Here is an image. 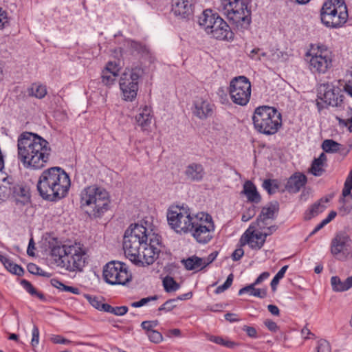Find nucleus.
<instances>
[{
  "label": "nucleus",
  "instance_id": "f257e3e1",
  "mask_svg": "<svg viewBox=\"0 0 352 352\" xmlns=\"http://www.w3.org/2000/svg\"><path fill=\"white\" fill-rule=\"evenodd\" d=\"M18 159L26 168L41 169L49 160L51 148L42 137L31 132H23L17 140Z\"/></svg>",
  "mask_w": 352,
  "mask_h": 352
},
{
  "label": "nucleus",
  "instance_id": "f03ea898",
  "mask_svg": "<svg viewBox=\"0 0 352 352\" xmlns=\"http://www.w3.org/2000/svg\"><path fill=\"white\" fill-rule=\"evenodd\" d=\"M70 186L69 175L63 168L54 166L42 172L36 188L43 199L57 201L67 196Z\"/></svg>",
  "mask_w": 352,
  "mask_h": 352
},
{
  "label": "nucleus",
  "instance_id": "7ed1b4c3",
  "mask_svg": "<svg viewBox=\"0 0 352 352\" xmlns=\"http://www.w3.org/2000/svg\"><path fill=\"white\" fill-rule=\"evenodd\" d=\"M50 246V255L58 266L70 272H81L85 265V252L80 244L59 245L57 242Z\"/></svg>",
  "mask_w": 352,
  "mask_h": 352
},
{
  "label": "nucleus",
  "instance_id": "20e7f679",
  "mask_svg": "<svg viewBox=\"0 0 352 352\" xmlns=\"http://www.w3.org/2000/svg\"><path fill=\"white\" fill-rule=\"evenodd\" d=\"M108 192L96 185L85 188L80 194L81 207L91 217H100L109 209Z\"/></svg>",
  "mask_w": 352,
  "mask_h": 352
},
{
  "label": "nucleus",
  "instance_id": "39448f33",
  "mask_svg": "<svg viewBox=\"0 0 352 352\" xmlns=\"http://www.w3.org/2000/svg\"><path fill=\"white\" fill-rule=\"evenodd\" d=\"M219 10L234 28L243 32L252 22V12L245 0H221Z\"/></svg>",
  "mask_w": 352,
  "mask_h": 352
},
{
  "label": "nucleus",
  "instance_id": "423d86ee",
  "mask_svg": "<svg viewBox=\"0 0 352 352\" xmlns=\"http://www.w3.org/2000/svg\"><path fill=\"white\" fill-rule=\"evenodd\" d=\"M254 129L260 133L274 135L282 126V116L273 107L263 105L254 109L252 116Z\"/></svg>",
  "mask_w": 352,
  "mask_h": 352
},
{
  "label": "nucleus",
  "instance_id": "0eeeda50",
  "mask_svg": "<svg viewBox=\"0 0 352 352\" xmlns=\"http://www.w3.org/2000/svg\"><path fill=\"white\" fill-rule=\"evenodd\" d=\"M199 24L212 38L226 41L234 40V34L227 22L210 9L202 12L199 17Z\"/></svg>",
  "mask_w": 352,
  "mask_h": 352
},
{
  "label": "nucleus",
  "instance_id": "6e6552de",
  "mask_svg": "<svg viewBox=\"0 0 352 352\" xmlns=\"http://www.w3.org/2000/svg\"><path fill=\"white\" fill-rule=\"evenodd\" d=\"M150 234H147V229L142 225L131 224L124 232L123 240V249L125 256L134 263L140 254V249L147 245V241Z\"/></svg>",
  "mask_w": 352,
  "mask_h": 352
},
{
  "label": "nucleus",
  "instance_id": "1a4fd4ad",
  "mask_svg": "<svg viewBox=\"0 0 352 352\" xmlns=\"http://www.w3.org/2000/svg\"><path fill=\"white\" fill-rule=\"evenodd\" d=\"M322 23L327 28H338L347 21L348 11L344 0H327L320 12Z\"/></svg>",
  "mask_w": 352,
  "mask_h": 352
},
{
  "label": "nucleus",
  "instance_id": "9d476101",
  "mask_svg": "<svg viewBox=\"0 0 352 352\" xmlns=\"http://www.w3.org/2000/svg\"><path fill=\"white\" fill-rule=\"evenodd\" d=\"M144 74V69L140 65L125 69L119 80L120 89L124 100L131 102L136 98L139 89L138 80L142 78Z\"/></svg>",
  "mask_w": 352,
  "mask_h": 352
},
{
  "label": "nucleus",
  "instance_id": "9b49d317",
  "mask_svg": "<svg viewBox=\"0 0 352 352\" xmlns=\"http://www.w3.org/2000/svg\"><path fill=\"white\" fill-rule=\"evenodd\" d=\"M307 56H310L309 67L314 74H324L333 66V54L331 51L324 45H318L312 47Z\"/></svg>",
  "mask_w": 352,
  "mask_h": 352
},
{
  "label": "nucleus",
  "instance_id": "f8f14e48",
  "mask_svg": "<svg viewBox=\"0 0 352 352\" xmlns=\"http://www.w3.org/2000/svg\"><path fill=\"white\" fill-rule=\"evenodd\" d=\"M195 216L192 217L189 208L172 206L167 212L168 224L177 232L187 233L192 230Z\"/></svg>",
  "mask_w": 352,
  "mask_h": 352
},
{
  "label": "nucleus",
  "instance_id": "ddd939ff",
  "mask_svg": "<svg viewBox=\"0 0 352 352\" xmlns=\"http://www.w3.org/2000/svg\"><path fill=\"white\" fill-rule=\"evenodd\" d=\"M214 230L212 217L207 213L200 212L195 215L192 230L188 232L192 233L197 243L206 244L212 239Z\"/></svg>",
  "mask_w": 352,
  "mask_h": 352
},
{
  "label": "nucleus",
  "instance_id": "4468645a",
  "mask_svg": "<svg viewBox=\"0 0 352 352\" xmlns=\"http://www.w3.org/2000/svg\"><path fill=\"white\" fill-rule=\"evenodd\" d=\"M104 280L110 285H125L131 280V274L125 263L112 261L107 263L103 269Z\"/></svg>",
  "mask_w": 352,
  "mask_h": 352
},
{
  "label": "nucleus",
  "instance_id": "2eb2a0df",
  "mask_svg": "<svg viewBox=\"0 0 352 352\" xmlns=\"http://www.w3.org/2000/svg\"><path fill=\"white\" fill-rule=\"evenodd\" d=\"M229 94L233 103L240 105H246L251 96V82L244 76H239L232 78L228 88Z\"/></svg>",
  "mask_w": 352,
  "mask_h": 352
},
{
  "label": "nucleus",
  "instance_id": "dca6fc26",
  "mask_svg": "<svg viewBox=\"0 0 352 352\" xmlns=\"http://www.w3.org/2000/svg\"><path fill=\"white\" fill-rule=\"evenodd\" d=\"M343 96L340 94L338 90L333 87L324 83L320 85L318 93V98L322 102L317 101L316 105L319 111L327 106L340 107L342 102Z\"/></svg>",
  "mask_w": 352,
  "mask_h": 352
},
{
  "label": "nucleus",
  "instance_id": "f3484780",
  "mask_svg": "<svg viewBox=\"0 0 352 352\" xmlns=\"http://www.w3.org/2000/svg\"><path fill=\"white\" fill-rule=\"evenodd\" d=\"M149 243L143 246V250L140 252L138 258L134 261L136 265L146 266L153 264L157 258L160 250L155 247L156 245L160 244V237L158 235L153 234L149 236Z\"/></svg>",
  "mask_w": 352,
  "mask_h": 352
},
{
  "label": "nucleus",
  "instance_id": "a211bd4d",
  "mask_svg": "<svg viewBox=\"0 0 352 352\" xmlns=\"http://www.w3.org/2000/svg\"><path fill=\"white\" fill-rule=\"evenodd\" d=\"M351 240L349 234L345 232L337 233L332 239L331 243V252L333 256L340 255L341 258H346L351 256Z\"/></svg>",
  "mask_w": 352,
  "mask_h": 352
},
{
  "label": "nucleus",
  "instance_id": "6ab92c4d",
  "mask_svg": "<svg viewBox=\"0 0 352 352\" xmlns=\"http://www.w3.org/2000/svg\"><path fill=\"white\" fill-rule=\"evenodd\" d=\"M195 0H172L171 12L178 19L189 20L194 14Z\"/></svg>",
  "mask_w": 352,
  "mask_h": 352
},
{
  "label": "nucleus",
  "instance_id": "aec40b11",
  "mask_svg": "<svg viewBox=\"0 0 352 352\" xmlns=\"http://www.w3.org/2000/svg\"><path fill=\"white\" fill-rule=\"evenodd\" d=\"M278 211V202L272 201L262 208L256 221L252 223L256 226L259 230L265 229L266 226L270 224V221H273L276 218Z\"/></svg>",
  "mask_w": 352,
  "mask_h": 352
},
{
  "label": "nucleus",
  "instance_id": "412c9836",
  "mask_svg": "<svg viewBox=\"0 0 352 352\" xmlns=\"http://www.w3.org/2000/svg\"><path fill=\"white\" fill-rule=\"evenodd\" d=\"M256 226L252 223L248 229L244 232L241 238L242 245L248 244L252 250H258L263 246L265 239V236H263L261 231L256 230Z\"/></svg>",
  "mask_w": 352,
  "mask_h": 352
},
{
  "label": "nucleus",
  "instance_id": "4be33fe9",
  "mask_svg": "<svg viewBox=\"0 0 352 352\" xmlns=\"http://www.w3.org/2000/svg\"><path fill=\"white\" fill-rule=\"evenodd\" d=\"M307 182L306 175L300 172L292 174L287 180L285 188L290 193H297Z\"/></svg>",
  "mask_w": 352,
  "mask_h": 352
},
{
  "label": "nucleus",
  "instance_id": "5701e85b",
  "mask_svg": "<svg viewBox=\"0 0 352 352\" xmlns=\"http://www.w3.org/2000/svg\"><path fill=\"white\" fill-rule=\"evenodd\" d=\"M184 174L186 179L190 182H201L206 173L201 164L191 163L186 166Z\"/></svg>",
  "mask_w": 352,
  "mask_h": 352
},
{
  "label": "nucleus",
  "instance_id": "b1692460",
  "mask_svg": "<svg viewBox=\"0 0 352 352\" xmlns=\"http://www.w3.org/2000/svg\"><path fill=\"white\" fill-rule=\"evenodd\" d=\"M195 107L194 113L199 118L204 119L212 116L214 105L207 100L200 99L195 101Z\"/></svg>",
  "mask_w": 352,
  "mask_h": 352
},
{
  "label": "nucleus",
  "instance_id": "393cba45",
  "mask_svg": "<svg viewBox=\"0 0 352 352\" xmlns=\"http://www.w3.org/2000/svg\"><path fill=\"white\" fill-rule=\"evenodd\" d=\"M241 193L244 194L248 201L254 204H258L261 200V197L258 192L254 184L248 180L243 184Z\"/></svg>",
  "mask_w": 352,
  "mask_h": 352
},
{
  "label": "nucleus",
  "instance_id": "a878e982",
  "mask_svg": "<svg viewBox=\"0 0 352 352\" xmlns=\"http://www.w3.org/2000/svg\"><path fill=\"white\" fill-rule=\"evenodd\" d=\"M151 112V109L148 107L145 106L135 116L136 122L143 131H149L152 118Z\"/></svg>",
  "mask_w": 352,
  "mask_h": 352
},
{
  "label": "nucleus",
  "instance_id": "bb28decb",
  "mask_svg": "<svg viewBox=\"0 0 352 352\" xmlns=\"http://www.w3.org/2000/svg\"><path fill=\"white\" fill-rule=\"evenodd\" d=\"M327 155L322 153L318 158H315L309 168V173L316 177L321 176L325 171L324 167L327 165Z\"/></svg>",
  "mask_w": 352,
  "mask_h": 352
},
{
  "label": "nucleus",
  "instance_id": "cd10ccee",
  "mask_svg": "<svg viewBox=\"0 0 352 352\" xmlns=\"http://www.w3.org/2000/svg\"><path fill=\"white\" fill-rule=\"evenodd\" d=\"M0 261L8 271L12 274L17 276L23 275L24 272L23 269L20 265L13 263L7 256L0 254Z\"/></svg>",
  "mask_w": 352,
  "mask_h": 352
},
{
  "label": "nucleus",
  "instance_id": "c85d7f7f",
  "mask_svg": "<svg viewBox=\"0 0 352 352\" xmlns=\"http://www.w3.org/2000/svg\"><path fill=\"white\" fill-rule=\"evenodd\" d=\"M188 270H201L204 268V259L196 256H192L182 261Z\"/></svg>",
  "mask_w": 352,
  "mask_h": 352
},
{
  "label": "nucleus",
  "instance_id": "c756f323",
  "mask_svg": "<svg viewBox=\"0 0 352 352\" xmlns=\"http://www.w3.org/2000/svg\"><path fill=\"white\" fill-rule=\"evenodd\" d=\"M322 201V199H320L311 206L310 208L305 213V219L309 220L324 211L325 206L321 204Z\"/></svg>",
  "mask_w": 352,
  "mask_h": 352
},
{
  "label": "nucleus",
  "instance_id": "7c9ffc66",
  "mask_svg": "<svg viewBox=\"0 0 352 352\" xmlns=\"http://www.w3.org/2000/svg\"><path fill=\"white\" fill-rule=\"evenodd\" d=\"M343 146L333 140H325L322 144V148L326 153H336L340 151Z\"/></svg>",
  "mask_w": 352,
  "mask_h": 352
},
{
  "label": "nucleus",
  "instance_id": "2f4dec72",
  "mask_svg": "<svg viewBox=\"0 0 352 352\" xmlns=\"http://www.w3.org/2000/svg\"><path fill=\"white\" fill-rule=\"evenodd\" d=\"M12 190L13 195L16 198H23L24 199H29V190L28 189L23 186L22 184H15L12 187H10Z\"/></svg>",
  "mask_w": 352,
  "mask_h": 352
},
{
  "label": "nucleus",
  "instance_id": "473e14b6",
  "mask_svg": "<svg viewBox=\"0 0 352 352\" xmlns=\"http://www.w3.org/2000/svg\"><path fill=\"white\" fill-rule=\"evenodd\" d=\"M117 76L118 74L113 72H109L108 69L102 70L101 75L102 82L106 86H111L115 82Z\"/></svg>",
  "mask_w": 352,
  "mask_h": 352
},
{
  "label": "nucleus",
  "instance_id": "72a5a7b5",
  "mask_svg": "<svg viewBox=\"0 0 352 352\" xmlns=\"http://www.w3.org/2000/svg\"><path fill=\"white\" fill-rule=\"evenodd\" d=\"M31 94L37 98L41 99L47 94L45 86L34 83L30 89Z\"/></svg>",
  "mask_w": 352,
  "mask_h": 352
},
{
  "label": "nucleus",
  "instance_id": "f704fd0d",
  "mask_svg": "<svg viewBox=\"0 0 352 352\" xmlns=\"http://www.w3.org/2000/svg\"><path fill=\"white\" fill-rule=\"evenodd\" d=\"M163 285L167 292H175L179 288V285L172 277L168 276L164 279Z\"/></svg>",
  "mask_w": 352,
  "mask_h": 352
},
{
  "label": "nucleus",
  "instance_id": "c9c22d12",
  "mask_svg": "<svg viewBox=\"0 0 352 352\" xmlns=\"http://www.w3.org/2000/svg\"><path fill=\"white\" fill-rule=\"evenodd\" d=\"M208 340L212 342L226 346L228 348H233L235 346L234 342L229 340H225L222 337L220 336H209Z\"/></svg>",
  "mask_w": 352,
  "mask_h": 352
},
{
  "label": "nucleus",
  "instance_id": "e433bc0d",
  "mask_svg": "<svg viewBox=\"0 0 352 352\" xmlns=\"http://www.w3.org/2000/svg\"><path fill=\"white\" fill-rule=\"evenodd\" d=\"M288 268V265L283 266L275 275L274 278L271 281V287L272 291H275L276 289V286L279 283V280L284 277V275Z\"/></svg>",
  "mask_w": 352,
  "mask_h": 352
},
{
  "label": "nucleus",
  "instance_id": "4c0bfd02",
  "mask_svg": "<svg viewBox=\"0 0 352 352\" xmlns=\"http://www.w3.org/2000/svg\"><path fill=\"white\" fill-rule=\"evenodd\" d=\"M263 187L267 191L270 195H272L276 192L278 188V185L277 184L276 180L268 179L264 180L263 183Z\"/></svg>",
  "mask_w": 352,
  "mask_h": 352
},
{
  "label": "nucleus",
  "instance_id": "58836bf2",
  "mask_svg": "<svg viewBox=\"0 0 352 352\" xmlns=\"http://www.w3.org/2000/svg\"><path fill=\"white\" fill-rule=\"evenodd\" d=\"M331 284L332 289L334 292H342L346 291V289H340L344 287V282L342 281L341 279L337 276H334L331 277Z\"/></svg>",
  "mask_w": 352,
  "mask_h": 352
},
{
  "label": "nucleus",
  "instance_id": "ea45409f",
  "mask_svg": "<svg viewBox=\"0 0 352 352\" xmlns=\"http://www.w3.org/2000/svg\"><path fill=\"white\" fill-rule=\"evenodd\" d=\"M316 352H331V349L329 343L326 340L321 339L318 341L316 345Z\"/></svg>",
  "mask_w": 352,
  "mask_h": 352
},
{
  "label": "nucleus",
  "instance_id": "a19ab883",
  "mask_svg": "<svg viewBox=\"0 0 352 352\" xmlns=\"http://www.w3.org/2000/svg\"><path fill=\"white\" fill-rule=\"evenodd\" d=\"M157 299H158V296H157V295L148 296L146 298H143L139 301L133 302L131 303V306L133 307H135V308L140 307H142V306L146 305L148 302H149L151 301L156 300Z\"/></svg>",
  "mask_w": 352,
  "mask_h": 352
},
{
  "label": "nucleus",
  "instance_id": "79ce46f5",
  "mask_svg": "<svg viewBox=\"0 0 352 352\" xmlns=\"http://www.w3.org/2000/svg\"><path fill=\"white\" fill-rule=\"evenodd\" d=\"M233 278L234 276L232 274H229L228 276L227 277L226 282L223 285L217 287L215 293L220 294L223 292L227 289H228L232 285Z\"/></svg>",
  "mask_w": 352,
  "mask_h": 352
},
{
  "label": "nucleus",
  "instance_id": "37998d69",
  "mask_svg": "<svg viewBox=\"0 0 352 352\" xmlns=\"http://www.w3.org/2000/svg\"><path fill=\"white\" fill-rule=\"evenodd\" d=\"M177 299H169L166 300L162 306L158 308L159 311H164L166 312L172 311L176 307L175 302Z\"/></svg>",
  "mask_w": 352,
  "mask_h": 352
},
{
  "label": "nucleus",
  "instance_id": "c03bdc74",
  "mask_svg": "<svg viewBox=\"0 0 352 352\" xmlns=\"http://www.w3.org/2000/svg\"><path fill=\"white\" fill-rule=\"evenodd\" d=\"M151 342L154 343H160L163 340V336L161 333L157 331H151V332L146 333Z\"/></svg>",
  "mask_w": 352,
  "mask_h": 352
},
{
  "label": "nucleus",
  "instance_id": "a18cd8bd",
  "mask_svg": "<svg viewBox=\"0 0 352 352\" xmlns=\"http://www.w3.org/2000/svg\"><path fill=\"white\" fill-rule=\"evenodd\" d=\"M86 298L89 301V302L96 309L98 310H100L102 302L101 300L99 299V298L96 296H93L91 295H86Z\"/></svg>",
  "mask_w": 352,
  "mask_h": 352
},
{
  "label": "nucleus",
  "instance_id": "49530a36",
  "mask_svg": "<svg viewBox=\"0 0 352 352\" xmlns=\"http://www.w3.org/2000/svg\"><path fill=\"white\" fill-rule=\"evenodd\" d=\"M159 324L157 320L152 321H143L141 324V327L143 329L146 331V333L155 331L153 328L156 327Z\"/></svg>",
  "mask_w": 352,
  "mask_h": 352
},
{
  "label": "nucleus",
  "instance_id": "de8ad7c7",
  "mask_svg": "<svg viewBox=\"0 0 352 352\" xmlns=\"http://www.w3.org/2000/svg\"><path fill=\"white\" fill-rule=\"evenodd\" d=\"M343 206L340 208V210H344V212L349 213L352 209V196L343 199Z\"/></svg>",
  "mask_w": 352,
  "mask_h": 352
},
{
  "label": "nucleus",
  "instance_id": "09e8293b",
  "mask_svg": "<svg viewBox=\"0 0 352 352\" xmlns=\"http://www.w3.org/2000/svg\"><path fill=\"white\" fill-rule=\"evenodd\" d=\"M21 285L25 288V289L30 293L31 295L34 296V294H36V289L34 287L30 282L26 280H22L21 282Z\"/></svg>",
  "mask_w": 352,
  "mask_h": 352
},
{
  "label": "nucleus",
  "instance_id": "8fccbe9b",
  "mask_svg": "<svg viewBox=\"0 0 352 352\" xmlns=\"http://www.w3.org/2000/svg\"><path fill=\"white\" fill-rule=\"evenodd\" d=\"M255 215V207L252 206L242 214L241 220L244 222L248 221Z\"/></svg>",
  "mask_w": 352,
  "mask_h": 352
},
{
  "label": "nucleus",
  "instance_id": "3c124183",
  "mask_svg": "<svg viewBox=\"0 0 352 352\" xmlns=\"http://www.w3.org/2000/svg\"><path fill=\"white\" fill-rule=\"evenodd\" d=\"M261 56H265L266 53L261 52V50L259 48L253 49L249 54V56L254 60H260Z\"/></svg>",
  "mask_w": 352,
  "mask_h": 352
},
{
  "label": "nucleus",
  "instance_id": "603ef678",
  "mask_svg": "<svg viewBox=\"0 0 352 352\" xmlns=\"http://www.w3.org/2000/svg\"><path fill=\"white\" fill-rule=\"evenodd\" d=\"M38 342H39V330H38V328L36 325H34L33 329H32V341H31V344L32 345V346L34 347L38 344Z\"/></svg>",
  "mask_w": 352,
  "mask_h": 352
},
{
  "label": "nucleus",
  "instance_id": "864d4df0",
  "mask_svg": "<svg viewBox=\"0 0 352 352\" xmlns=\"http://www.w3.org/2000/svg\"><path fill=\"white\" fill-rule=\"evenodd\" d=\"M250 295L260 298H264L267 296V291L265 289H256L255 286H253L252 292L250 293Z\"/></svg>",
  "mask_w": 352,
  "mask_h": 352
},
{
  "label": "nucleus",
  "instance_id": "5fc2aeb1",
  "mask_svg": "<svg viewBox=\"0 0 352 352\" xmlns=\"http://www.w3.org/2000/svg\"><path fill=\"white\" fill-rule=\"evenodd\" d=\"M51 341L54 344H67L72 342L69 340L65 339L59 335H53L51 337Z\"/></svg>",
  "mask_w": 352,
  "mask_h": 352
},
{
  "label": "nucleus",
  "instance_id": "6e6d98bb",
  "mask_svg": "<svg viewBox=\"0 0 352 352\" xmlns=\"http://www.w3.org/2000/svg\"><path fill=\"white\" fill-rule=\"evenodd\" d=\"M264 324L272 332H277L279 329L276 323L270 319H266Z\"/></svg>",
  "mask_w": 352,
  "mask_h": 352
},
{
  "label": "nucleus",
  "instance_id": "4d7b16f0",
  "mask_svg": "<svg viewBox=\"0 0 352 352\" xmlns=\"http://www.w3.org/2000/svg\"><path fill=\"white\" fill-rule=\"evenodd\" d=\"M128 311V307L126 306L113 307L112 314L115 316H124Z\"/></svg>",
  "mask_w": 352,
  "mask_h": 352
},
{
  "label": "nucleus",
  "instance_id": "13d9d810",
  "mask_svg": "<svg viewBox=\"0 0 352 352\" xmlns=\"http://www.w3.org/2000/svg\"><path fill=\"white\" fill-rule=\"evenodd\" d=\"M278 228V226H276V225H272V226H267L265 229H263V230H264L263 232L261 231V234L263 236H265V239L266 240V238L267 236H270L271 235L272 233H274Z\"/></svg>",
  "mask_w": 352,
  "mask_h": 352
},
{
  "label": "nucleus",
  "instance_id": "bf43d9fd",
  "mask_svg": "<svg viewBox=\"0 0 352 352\" xmlns=\"http://www.w3.org/2000/svg\"><path fill=\"white\" fill-rule=\"evenodd\" d=\"M131 47L134 51L137 52L138 53H143L146 50V47L144 45H142L140 43L132 41L131 43Z\"/></svg>",
  "mask_w": 352,
  "mask_h": 352
},
{
  "label": "nucleus",
  "instance_id": "052dcab7",
  "mask_svg": "<svg viewBox=\"0 0 352 352\" xmlns=\"http://www.w3.org/2000/svg\"><path fill=\"white\" fill-rule=\"evenodd\" d=\"M217 252H213L211 254H210L208 257L203 258L204 259V267H206L207 265H208L210 263H212L217 256Z\"/></svg>",
  "mask_w": 352,
  "mask_h": 352
},
{
  "label": "nucleus",
  "instance_id": "680f3d73",
  "mask_svg": "<svg viewBox=\"0 0 352 352\" xmlns=\"http://www.w3.org/2000/svg\"><path fill=\"white\" fill-rule=\"evenodd\" d=\"M270 273L268 272H264L261 274L255 280L253 284L256 286L261 284L263 281L267 279L270 277Z\"/></svg>",
  "mask_w": 352,
  "mask_h": 352
},
{
  "label": "nucleus",
  "instance_id": "e2e57ef3",
  "mask_svg": "<svg viewBox=\"0 0 352 352\" xmlns=\"http://www.w3.org/2000/svg\"><path fill=\"white\" fill-rule=\"evenodd\" d=\"M243 330L246 332L249 337L256 338L257 332L254 327L244 326Z\"/></svg>",
  "mask_w": 352,
  "mask_h": 352
},
{
  "label": "nucleus",
  "instance_id": "0e129e2a",
  "mask_svg": "<svg viewBox=\"0 0 352 352\" xmlns=\"http://www.w3.org/2000/svg\"><path fill=\"white\" fill-rule=\"evenodd\" d=\"M28 270L32 274H41L40 273L41 268L34 263H30L28 265Z\"/></svg>",
  "mask_w": 352,
  "mask_h": 352
},
{
  "label": "nucleus",
  "instance_id": "69168bd1",
  "mask_svg": "<svg viewBox=\"0 0 352 352\" xmlns=\"http://www.w3.org/2000/svg\"><path fill=\"white\" fill-rule=\"evenodd\" d=\"M244 254V251L242 248H238V249H236L232 254V258L234 261H239L241 258V257L243 256Z\"/></svg>",
  "mask_w": 352,
  "mask_h": 352
},
{
  "label": "nucleus",
  "instance_id": "338daca9",
  "mask_svg": "<svg viewBox=\"0 0 352 352\" xmlns=\"http://www.w3.org/2000/svg\"><path fill=\"white\" fill-rule=\"evenodd\" d=\"M107 69L109 72H113L116 74H118V72L117 64L112 61L108 62L107 64L106 65V67H104V69L103 70H107Z\"/></svg>",
  "mask_w": 352,
  "mask_h": 352
},
{
  "label": "nucleus",
  "instance_id": "774afa93",
  "mask_svg": "<svg viewBox=\"0 0 352 352\" xmlns=\"http://www.w3.org/2000/svg\"><path fill=\"white\" fill-rule=\"evenodd\" d=\"M351 78L346 80L344 87V91L352 97V74Z\"/></svg>",
  "mask_w": 352,
  "mask_h": 352
}]
</instances>
